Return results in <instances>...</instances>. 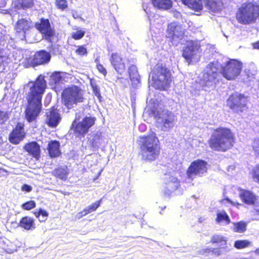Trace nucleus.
<instances>
[{
  "instance_id": "nucleus-1",
  "label": "nucleus",
  "mask_w": 259,
  "mask_h": 259,
  "mask_svg": "<svg viewBox=\"0 0 259 259\" xmlns=\"http://www.w3.org/2000/svg\"><path fill=\"white\" fill-rule=\"evenodd\" d=\"M46 88L47 82L41 75L36 78L30 88L24 111V117L28 122H36L41 112V100Z\"/></svg>"
},
{
  "instance_id": "nucleus-2",
  "label": "nucleus",
  "mask_w": 259,
  "mask_h": 259,
  "mask_svg": "<svg viewBox=\"0 0 259 259\" xmlns=\"http://www.w3.org/2000/svg\"><path fill=\"white\" fill-rule=\"evenodd\" d=\"M235 142V133L231 128L225 126L214 128L207 141L211 150L222 152L232 149Z\"/></svg>"
},
{
  "instance_id": "nucleus-3",
  "label": "nucleus",
  "mask_w": 259,
  "mask_h": 259,
  "mask_svg": "<svg viewBox=\"0 0 259 259\" xmlns=\"http://www.w3.org/2000/svg\"><path fill=\"white\" fill-rule=\"evenodd\" d=\"M140 155L143 160L151 162L160 155V143L154 132L139 137Z\"/></svg>"
},
{
  "instance_id": "nucleus-4",
  "label": "nucleus",
  "mask_w": 259,
  "mask_h": 259,
  "mask_svg": "<svg viewBox=\"0 0 259 259\" xmlns=\"http://www.w3.org/2000/svg\"><path fill=\"white\" fill-rule=\"evenodd\" d=\"M235 18L241 24L255 23L259 19V4L249 1L242 3L237 8Z\"/></svg>"
},
{
  "instance_id": "nucleus-5",
  "label": "nucleus",
  "mask_w": 259,
  "mask_h": 259,
  "mask_svg": "<svg viewBox=\"0 0 259 259\" xmlns=\"http://www.w3.org/2000/svg\"><path fill=\"white\" fill-rule=\"evenodd\" d=\"M150 76L157 90L165 91L170 87L172 75L170 70L165 65L157 64L151 70Z\"/></svg>"
},
{
  "instance_id": "nucleus-6",
  "label": "nucleus",
  "mask_w": 259,
  "mask_h": 259,
  "mask_svg": "<svg viewBox=\"0 0 259 259\" xmlns=\"http://www.w3.org/2000/svg\"><path fill=\"white\" fill-rule=\"evenodd\" d=\"M61 99L62 104L68 109L83 103L85 100L83 91L76 85L64 88L61 93Z\"/></svg>"
},
{
  "instance_id": "nucleus-7",
  "label": "nucleus",
  "mask_w": 259,
  "mask_h": 259,
  "mask_svg": "<svg viewBox=\"0 0 259 259\" xmlns=\"http://www.w3.org/2000/svg\"><path fill=\"white\" fill-rule=\"evenodd\" d=\"M243 63L235 59H229L221 67V73L227 80H234L241 73Z\"/></svg>"
},
{
  "instance_id": "nucleus-8",
  "label": "nucleus",
  "mask_w": 259,
  "mask_h": 259,
  "mask_svg": "<svg viewBox=\"0 0 259 259\" xmlns=\"http://www.w3.org/2000/svg\"><path fill=\"white\" fill-rule=\"evenodd\" d=\"M96 118L94 117L85 116L81 121L74 120L72 123L74 136L79 139L84 138L89 129L95 124Z\"/></svg>"
},
{
  "instance_id": "nucleus-9",
  "label": "nucleus",
  "mask_w": 259,
  "mask_h": 259,
  "mask_svg": "<svg viewBox=\"0 0 259 259\" xmlns=\"http://www.w3.org/2000/svg\"><path fill=\"white\" fill-rule=\"evenodd\" d=\"M206 69L201 79V83L203 87L213 86L219 81L220 75L219 68L215 62H211L207 65Z\"/></svg>"
},
{
  "instance_id": "nucleus-10",
  "label": "nucleus",
  "mask_w": 259,
  "mask_h": 259,
  "mask_svg": "<svg viewBox=\"0 0 259 259\" xmlns=\"http://www.w3.org/2000/svg\"><path fill=\"white\" fill-rule=\"evenodd\" d=\"M247 97L237 92L230 95L227 100V106L236 113L242 112L247 108Z\"/></svg>"
},
{
  "instance_id": "nucleus-11",
  "label": "nucleus",
  "mask_w": 259,
  "mask_h": 259,
  "mask_svg": "<svg viewBox=\"0 0 259 259\" xmlns=\"http://www.w3.org/2000/svg\"><path fill=\"white\" fill-rule=\"evenodd\" d=\"M34 26L45 39L49 42H52L53 39L56 36L55 30L52 27L50 20L47 18H40L39 22L35 23Z\"/></svg>"
},
{
  "instance_id": "nucleus-12",
  "label": "nucleus",
  "mask_w": 259,
  "mask_h": 259,
  "mask_svg": "<svg viewBox=\"0 0 259 259\" xmlns=\"http://www.w3.org/2000/svg\"><path fill=\"white\" fill-rule=\"evenodd\" d=\"M110 62L117 73L122 75L126 70V65L130 60L120 53L115 52L111 54Z\"/></svg>"
},
{
  "instance_id": "nucleus-13",
  "label": "nucleus",
  "mask_w": 259,
  "mask_h": 259,
  "mask_svg": "<svg viewBox=\"0 0 259 259\" xmlns=\"http://www.w3.org/2000/svg\"><path fill=\"white\" fill-rule=\"evenodd\" d=\"M207 163L202 159L194 160L188 167L186 174L188 178H192L196 175L201 176L207 171Z\"/></svg>"
},
{
  "instance_id": "nucleus-14",
  "label": "nucleus",
  "mask_w": 259,
  "mask_h": 259,
  "mask_svg": "<svg viewBox=\"0 0 259 259\" xmlns=\"http://www.w3.org/2000/svg\"><path fill=\"white\" fill-rule=\"evenodd\" d=\"M200 46L190 41L183 49L182 56L185 58L188 64H191L195 60L198 61L200 57L197 54L199 52Z\"/></svg>"
},
{
  "instance_id": "nucleus-15",
  "label": "nucleus",
  "mask_w": 259,
  "mask_h": 259,
  "mask_svg": "<svg viewBox=\"0 0 259 259\" xmlns=\"http://www.w3.org/2000/svg\"><path fill=\"white\" fill-rule=\"evenodd\" d=\"M186 30L179 22L173 21L167 25L166 30V37L171 40L175 38H183L185 34Z\"/></svg>"
},
{
  "instance_id": "nucleus-16",
  "label": "nucleus",
  "mask_w": 259,
  "mask_h": 259,
  "mask_svg": "<svg viewBox=\"0 0 259 259\" xmlns=\"http://www.w3.org/2000/svg\"><path fill=\"white\" fill-rule=\"evenodd\" d=\"M24 126L23 122L17 123L9 136L8 140L11 144L18 145L26 137Z\"/></svg>"
},
{
  "instance_id": "nucleus-17",
  "label": "nucleus",
  "mask_w": 259,
  "mask_h": 259,
  "mask_svg": "<svg viewBox=\"0 0 259 259\" xmlns=\"http://www.w3.org/2000/svg\"><path fill=\"white\" fill-rule=\"evenodd\" d=\"M61 116L57 107L54 106L46 113V124L50 127H56L60 123Z\"/></svg>"
},
{
  "instance_id": "nucleus-18",
  "label": "nucleus",
  "mask_w": 259,
  "mask_h": 259,
  "mask_svg": "<svg viewBox=\"0 0 259 259\" xmlns=\"http://www.w3.org/2000/svg\"><path fill=\"white\" fill-rule=\"evenodd\" d=\"M51 57L49 52L44 50L38 51L33 55L31 63L34 66L46 64L50 62Z\"/></svg>"
},
{
  "instance_id": "nucleus-19",
  "label": "nucleus",
  "mask_w": 259,
  "mask_h": 259,
  "mask_svg": "<svg viewBox=\"0 0 259 259\" xmlns=\"http://www.w3.org/2000/svg\"><path fill=\"white\" fill-rule=\"evenodd\" d=\"M31 24L32 22L30 20L24 18L19 19L15 24L14 29L17 34L24 36L26 32L32 28Z\"/></svg>"
},
{
  "instance_id": "nucleus-20",
  "label": "nucleus",
  "mask_w": 259,
  "mask_h": 259,
  "mask_svg": "<svg viewBox=\"0 0 259 259\" xmlns=\"http://www.w3.org/2000/svg\"><path fill=\"white\" fill-rule=\"evenodd\" d=\"M222 254L221 248L206 247L198 251V254L203 259H213Z\"/></svg>"
},
{
  "instance_id": "nucleus-21",
  "label": "nucleus",
  "mask_w": 259,
  "mask_h": 259,
  "mask_svg": "<svg viewBox=\"0 0 259 259\" xmlns=\"http://www.w3.org/2000/svg\"><path fill=\"white\" fill-rule=\"evenodd\" d=\"M164 115L165 116L162 118L160 123L161 130L165 132L174 127L175 116L172 112L168 110L165 111Z\"/></svg>"
},
{
  "instance_id": "nucleus-22",
  "label": "nucleus",
  "mask_w": 259,
  "mask_h": 259,
  "mask_svg": "<svg viewBox=\"0 0 259 259\" xmlns=\"http://www.w3.org/2000/svg\"><path fill=\"white\" fill-rule=\"evenodd\" d=\"M25 150L36 160L40 157V148L39 145L35 141L27 143L24 147Z\"/></svg>"
},
{
  "instance_id": "nucleus-23",
  "label": "nucleus",
  "mask_w": 259,
  "mask_h": 259,
  "mask_svg": "<svg viewBox=\"0 0 259 259\" xmlns=\"http://www.w3.org/2000/svg\"><path fill=\"white\" fill-rule=\"evenodd\" d=\"M179 187V180L176 177L170 176L165 182L164 193L165 195H169L176 191Z\"/></svg>"
},
{
  "instance_id": "nucleus-24",
  "label": "nucleus",
  "mask_w": 259,
  "mask_h": 259,
  "mask_svg": "<svg viewBox=\"0 0 259 259\" xmlns=\"http://www.w3.org/2000/svg\"><path fill=\"white\" fill-rule=\"evenodd\" d=\"M239 197L242 201L247 205L254 204L257 199L256 196L253 192L245 189L240 190Z\"/></svg>"
},
{
  "instance_id": "nucleus-25",
  "label": "nucleus",
  "mask_w": 259,
  "mask_h": 259,
  "mask_svg": "<svg viewBox=\"0 0 259 259\" xmlns=\"http://www.w3.org/2000/svg\"><path fill=\"white\" fill-rule=\"evenodd\" d=\"M69 172V169L67 165H59L52 171V175L57 179L65 181Z\"/></svg>"
},
{
  "instance_id": "nucleus-26",
  "label": "nucleus",
  "mask_w": 259,
  "mask_h": 259,
  "mask_svg": "<svg viewBox=\"0 0 259 259\" xmlns=\"http://www.w3.org/2000/svg\"><path fill=\"white\" fill-rule=\"evenodd\" d=\"M60 147V143L58 141L53 140L49 143L47 149L51 158L57 157L61 155Z\"/></svg>"
},
{
  "instance_id": "nucleus-27",
  "label": "nucleus",
  "mask_w": 259,
  "mask_h": 259,
  "mask_svg": "<svg viewBox=\"0 0 259 259\" xmlns=\"http://www.w3.org/2000/svg\"><path fill=\"white\" fill-rule=\"evenodd\" d=\"M209 243L220 246L218 248L226 249L227 248V240L226 238L221 234H214L212 235L210 239Z\"/></svg>"
},
{
  "instance_id": "nucleus-28",
  "label": "nucleus",
  "mask_w": 259,
  "mask_h": 259,
  "mask_svg": "<svg viewBox=\"0 0 259 259\" xmlns=\"http://www.w3.org/2000/svg\"><path fill=\"white\" fill-rule=\"evenodd\" d=\"M18 226L26 230H33L35 229L34 220L28 216L22 217L18 224Z\"/></svg>"
},
{
  "instance_id": "nucleus-29",
  "label": "nucleus",
  "mask_w": 259,
  "mask_h": 259,
  "mask_svg": "<svg viewBox=\"0 0 259 259\" xmlns=\"http://www.w3.org/2000/svg\"><path fill=\"white\" fill-rule=\"evenodd\" d=\"M153 6L159 10H167L172 6L171 0H150Z\"/></svg>"
},
{
  "instance_id": "nucleus-30",
  "label": "nucleus",
  "mask_w": 259,
  "mask_h": 259,
  "mask_svg": "<svg viewBox=\"0 0 259 259\" xmlns=\"http://www.w3.org/2000/svg\"><path fill=\"white\" fill-rule=\"evenodd\" d=\"M102 202V199L93 203L87 207L85 208L82 211L78 212L77 214L78 219H80L82 217L87 215L88 214L95 211L100 206Z\"/></svg>"
},
{
  "instance_id": "nucleus-31",
  "label": "nucleus",
  "mask_w": 259,
  "mask_h": 259,
  "mask_svg": "<svg viewBox=\"0 0 259 259\" xmlns=\"http://www.w3.org/2000/svg\"><path fill=\"white\" fill-rule=\"evenodd\" d=\"M252 245V242L248 240H237L234 242V247L237 249H242Z\"/></svg>"
},
{
  "instance_id": "nucleus-32",
  "label": "nucleus",
  "mask_w": 259,
  "mask_h": 259,
  "mask_svg": "<svg viewBox=\"0 0 259 259\" xmlns=\"http://www.w3.org/2000/svg\"><path fill=\"white\" fill-rule=\"evenodd\" d=\"M215 222L218 223H220L223 222H225L226 224L228 225L230 224L231 220L227 213L225 211H223L222 212H219L217 213Z\"/></svg>"
},
{
  "instance_id": "nucleus-33",
  "label": "nucleus",
  "mask_w": 259,
  "mask_h": 259,
  "mask_svg": "<svg viewBox=\"0 0 259 259\" xmlns=\"http://www.w3.org/2000/svg\"><path fill=\"white\" fill-rule=\"evenodd\" d=\"M187 7L195 12H200L203 9L201 0H192Z\"/></svg>"
},
{
  "instance_id": "nucleus-34",
  "label": "nucleus",
  "mask_w": 259,
  "mask_h": 259,
  "mask_svg": "<svg viewBox=\"0 0 259 259\" xmlns=\"http://www.w3.org/2000/svg\"><path fill=\"white\" fill-rule=\"evenodd\" d=\"M205 6L209 10L212 12L218 11L219 9V7L218 4L217 0H203Z\"/></svg>"
},
{
  "instance_id": "nucleus-35",
  "label": "nucleus",
  "mask_w": 259,
  "mask_h": 259,
  "mask_svg": "<svg viewBox=\"0 0 259 259\" xmlns=\"http://www.w3.org/2000/svg\"><path fill=\"white\" fill-rule=\"evenodd\" d=\"M247 224L243 221H240L234 223L233 230L236 233H242L246 230Z\"/></svg>"
},
{
  "instance_id": "nucleus-36",
  "label": "nucleus",
  "mask_w": 259,
  "mask_h": 259,
  "mask_svg": "<svg viewBox=\"0 0 259 259\" xmlns=\"http://www.w3.org/2000/svg\"><path fill=\"white\" fill-rule=\"evenodd\" d=\"M34 5V0H19L18 6L23 10H25L31 8Z\"/></svg>"
},
{
  "instance_id": "nucleus-37",
  "label": "nucleus",
  "mask_w": 259,
  "mask_h": 259,
  "mask_svg": "<svg viewBox=\"0 0 259 259\" xmlns=\"http://www.w3.org/2000/svg\"><path fill=\"white\" fill-rule=\"evenodd\" d=\"M250 174L253 180L259 185V163L252 168Z\"/></svg>"
},
{
  "instance_id": "nucleus-38",
  "label": "nucleus",
  "mask_w": 259,
  "mask_h": 259,
  "mask_svg": "<svg viewBox=\"0 0 259 259\" xmlns=\"http://www.w3.org/2000/svg\"><path fill=\"white\" fill-rule=\"evenodd\" d=\"M50 77L52 82L55 84L59 83L63 79L62 76L61 75L60 72L57 71L53 72L51 75Z\"/></svg>"
},
{
  "instance_id": "nucleus-39",
  "label": "nucleus",
  "mask_w": 259,
  "mask_h": 259,
  "mask_svg": "<svg viewBox=\"0 0 259 259\" xmlns=\"http://www.w3.org/2000/svg\"><path fill=\"white\" fill-rule=\"evenodd\" d=\"M55 4L57 8L61 11H64L68 7L67 0H56Z\"/></svg>"
},
{
  "instance_id": "nucleus-40",
  "label": "nucleus",
  "mask_w": 259,
  "mask_h": 259,
  "mask_svg": "<svg viewBox=\"0 0 259 259\" xmlns=\"http://www.w3.org/2000/svg\"><path fill=\"white\" fill-rule=\"evenodd\" d=\"M33 213L34 214L35 217L37 219H39L40 215H42V217L46 218V219L44 220H39L40 222H45L47 220V218L49 215L48 212L46 210L42 209L41 208H39L38 211H34Z\"/></svg>"
},
{
  "instance_id": "nucleus-41",
  "label": "nucleus",
  "mask_w": 259,
  "mask_h": 259,
  "mask_svg": "<svg viewBox=\"0 0 259 259\" xmlns=\"http://www.w3.org/2000/svg\"><path fill=\"white\" fill-rule=\"evenodd\" d=\"M85 31L81 29H77L75 32L71 33V37L74 40L81 39L84 35Z\"/></svg>"
},
{
  "instance_id": "nucleus-42",
  "label": "nucleus",
  "mask_w": 259,
  "mask_h": 259,
  "mask_svg": "<svg viewBox=\"0 0 259 259\" xmlns=\"http://www.w3.org/2000/svg\"><path fill=\"white\" fill-rule=\"evenodd\" d=\"M75 53L78 56H83L88 54V50L84 45L78 46L75 51Z\"/></svg>"
},
{
  "instance_id": "nucleus-43",
  "label": "nucleus",
  "mask_w": 259,
  "mask_h": 259,
  "mask_svg": "<svg viewBox=\"0 0 259 259\" xmlns=\"http://www.w3.org/2000/svg\"><path fill=\"white\" fill-rule=\"evenodd\" d=\"M101 137L99 135H95L91 141V146L93 149H97L99 148Z\"/></svg>"
},
{
  "instance_id": "nucleus-44",
  "label": "nucleus",
  "mask_w": 259,
  "mask_h": 259,
  "mask_svg": "<svg viewBox=\"0 0 259 259\" xmlns=\"http://www.w3.org/2000/svg\"><path fill=\"white\" fill-rule=\"evenodd\" d=\"M36 206V203L33 200L28 201L21 205V208L24 210H29L34 208Z\"/></svg>"
},
{
  "instance_id": "nucleus-45",
  "label": "nucleus",
  "mask_w": 259,
  "mask_h": 259,
  "mask_svg": "<svg viewBox=\"0 0 259 259\" xmlns=\"http://www.w3.org/2000/svg\"><path fill=\"white\" fill-rule=\"evenodd\" d=\"M138 70L137 67L134 64H131L128 66V73L131 79L134 78V76L137 74Z\"/></svg>"
},
{
  "instance_id": "nucleus-46",
  "label": "nucleus",
  "mask_w": 259,
  "mask_h": 259,
  "mask_svg": "<svg viewBox=\"0 0 259 259\" xmlns=\"http://www.w3.org/2000/svg\"><path fill=\"white\" fill-rule=\"evenodd\" d=\"M92 89L94 95L98 98L99 101L101 102L102 101V96L100 94V89L98 85L96 84L91 83Z\"/></svg>"
},
{
  "instance_id": "nucleus-47",
  "label": "nucleus",
  "mask_w": 259,
  "mask_h": 259,
  "mask_svg": "<svg viewBox=\"0 0 259 259\" xmlns=\"http://www.w3.org/2000/svg\"><path fill=\"white\" fill-rule=\"evenodd\" d=\"M96 68L97 70L102 74H103L104 76H106L107 74V71L102 64L98 63L96 65Z\"/></svg>"
},
{
  "instance_id": "nucleus-48",
  "label": "nucleus",
  "mask_w": 259,
  "mask_h": 259,
  "mask_svg": "<svg viewBox=\"0 0 259 259\" xmlns=\"http://www.w3.org/2000/svg\"><path fill=\"white\" fill-rule=\"evenodd\" d=\"M252 149L254 152L259 156V140L253 141L252 144Z\"/></svg>"
},
{
  "instance_id": "nucleus-49",
  "label": "nucleus",
  "mask_w": 259,
  "mask_h": 259,
  "mask_svg": "<svg viewBox=\"0 0 259 259\" xmlns=\"http://www.w3.org/2000/svg\"><path fill=\"white\" fill-rule=\"evenodd\" d=\"M253 205V212L254 215L259 218V202H256Z\"/></svg>"
},
{
  "instance_id": "nucleus-50",
  "label": "nucleus",
  "mask_w": 259,
  "mask_h": 259,
  "mask_svg": "<svg viewBox=\"0 0 259 259\" xmlns=\"http://www.w3.org/2000/svg\"><path fill=\"white\" fill-rule=\"evenodd\" d=\"M21 189H22V190L23 191H25V192H30L32 190V187H31V186L28 185L27 184H24L22 186Z\"/></svg>"
},
{
  "instance_id": "nucleus-51",
  "label": "nucleus",
  "mask_w": 259,
  "mask_h": 259,
  "mask_svg": "<svg viewBox=\"0 0 259 259\" xmlns=\"http://www.w3.org/2000/svg\"><path fill=\"white\" fill-rule=\"evenodd\" d=\"M151 113L154 116V117L156 119H159L160 118V113L156 109H153L151 111Z\"/></svg>"
},
{
  "instance_id": "nucleus-52",
  "label": "nucleus",
  "mask_w": 259,
  "mask_h": 259,
  "mask_svg": "<svg viewBox=\"0 0 259 259\" xmlns=\"http://www.w3.org/2000/svg\"><path fill=\"white\" fill-rule=\"evenodd\" d=\"M225 200L227 201L228 202L230 203L231 205L234 206H237L240 205V204L239 203H235L234 202L232 201L231 200H230L229 198L226 197L224 199Z\"/></svg>"
},
{
  "instance_id": "nucleus-53",
  "label": "nucleus",
  "mask_w": 259,
  "mask_h": 259,
  "mask_svg": "<svg viewBox=\"0 0 259 259\" xmlns=\"http://www.w3.org/2000/svg\"><path fill=\"white\" fill-rule=\"evenodd\" d=\"M253 49L259 50V41H257L252 44Z\"/></svg>"
},
{
  "instance_id": "nucleus-54",
  "label": "nucleus",
  "mask_w": 259,
  "mask_h": 259,
  "mask_svg": "<svg viewBox=\"0 0 259 259\" xmlns=\"http://www.w3.org/2000/svg\"><path fill=\"white\" fill-rule=\"evenodd\" d=\"M192 0H181L182 4L188 6Z\"/></svg>"
},
{
  "instance_id": "nucleus-55",
  "label": "nucleus",
  "mask_w": 259,
  "mask_h": 259,
  "mask_svg": "<svg viewBox=\"0 0 259 259\" xmlns=\"http://www.w3.org/2000/svg\"><path fill=\"white\" fill-rule=\"evenodd\" d=\"M254 252L257 254V255H259V247L258 248H257L254 251Z\"/></svg>"
},
{
  "instance_id": "nucleus-56",
  "label": "nucleus",
  "mask_w": 259,
  "mask_h": 259,
  "mask_svg": "<svg viewBox=\"0 0 259 259\" xmlns=\"http://www.w3.org/2000/svg\"><path fill=\"white\" fill-rule=\"evenodd\" d=\"M2 120H3V116L2 115V113L0 112V123L2 122Z\"/></svg>"
},
{
  "instance_id": "nucleus-57",
  "label": "nucleus",
  "mask_w": 259,
  "mask_h": 259,
  "mask_svg": "<svg viewBox=\"0 0 259 259\" xmlns=\"http://www.w3.org/2000/svg\"><path fill=\"white\" fill-rule=\"evenodd\" d=\"M7 252L8 253H11L13 252V250H10V251H7Z\"/></svg>"
}]
</instances>
